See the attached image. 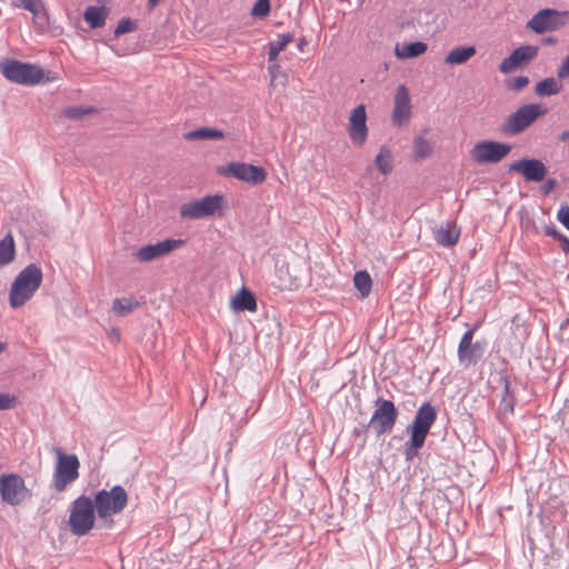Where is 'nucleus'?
Segmentation results:
<instances>
[{
  "label": "nucleus",
  "instance_id": "41",
  "mask_svg": "<svg viewBox=\"0 0 569 569\" xmlns=\"http://www.w3.org/2000/svg\"><path fill=\"white\" fill-rule=\"evenodd\" d=\"M557 219L569 230V206H562L557 212Z\"/></svg>",
  "mask_w": 569,
  "mask_h": 569
},
{
  "label": "nucleus",
  "instance_id": "53",
  "mask_svg": "<svg viewBox=\"0 0 569 569\" xmlns=\"http://www.w3.org/2000/svg\"><path fill=\"white\" fill-rule=\"evenodd\" d=\"M303 41L299 42V48L302 49Z\"/></svg>",
  "mask_w": 569,
  "mask_h": 569
},
{
  "label": "nucleus",
  "instance_id": "5",
  "mask_svg": "<svg viewBox=\"0 0 569 569\" xmlns=\"http://www.w3.org/2000/svg\"><path fill=\"white\" fill-rule=\"evenodd\" d=\"M53 452L57 457L52 478L53 488L62 492L79 478L80 462L76 455L64 453L60 448L54 447Z\"/></svg>",
  "mask_w": 569,
  "mask_h": 569
},
{
  "label": "nucleus",
  "instance_id": "42",
  "mask_svg": "<svg viewBox=\"0 0 569 569\" xmlns=\"http://www.w3.org/2000/svg\"><path fill=\"white\" fill-rule=\"evenodd\" d=\"M557 76L559 79L569 78V54L563 59V61L559 66L557 70Z\"/></svg>",
  "mask_w": 569,
  "mask_h": 569
},
{
  "label": "nucleus",
  "instance_id": "36",
  "mask_svg": "<svg viewBox=\"0 0 569 569\" xmlns=\"http://www.w3.org/2000/svg\"><path fill=\"white\" fill-rule=\"evenodd\" d=\"M92 112V109L83 108V107H70L63 110V116L68 119L79 120L84 116Z\"/></svg>",
  "mask_w": 569,
  "mask_h": 569
},
{
  "label": "nucleus",
  "instance_id": "11",
  "mask_svg": "<svg viewBox=\"0 0 569 569\" xmlns=\"http://www.w3.org/2000/svg\"><path fill=\"white\" fill-rule=\"evenodd\" d=\"M0 495L6 503L18 506L29 498L31 492L26 487L22 477L16 473H9L0 477Z\"/></svg>",
  "mask_w": 569,
  "mask_h": 569
},
{
  "label": "nucleus",
  "instance_id": "1",
  "mask_svg": "<svg viewBox=\"0 0 569 569\" xmlns=\"http://www.w3.org/2000/svg\"><path fill=\"white\" fill-rule=\"evenodd\" d=\"M42 270L36 263L23 268L14 278L10 291L9 303L13 309L26 305L37 292L42 283Z\"/></svg>",
  "mask_w": 569,
  "mask_h": 569
},
{
  "label": "nucleus",
  "instance_id": "25",
  "mask_svg": "<svg viewBox=\"0 0 569 569\" xmlns=\"http://www.w3.org/2000/svg\"><path fill=\"white\" fill-rule=\"evenodd\" d=\"M183 138L187 141L193 140H221L224 138V133L216 128L201 127L192 131L184 133Z\"/></svg>",
  "mask_w": 569,
  "mask_h": 569
},
{
  "label": "nucleus",
  "instance_id": "38",
  "mask_svg": "<svg viewBox=\"0 0 569 569\" xmlns=\"http://www.w3.org/2000/svg\"><path fill=\"white\" fill-rule=\"evenodd\" d=\"M137 29V22L130 18H122L116 30H114V34L117 37L123 34V33H127V32H132Z\"/></svg>",
  "mask_w": 569,
  "mask_h": 569
},
{
  "label": "nucleus",
  "instance_id": "46",
  "mask_svg": "<svg viewBox=\"0 0 569 569\" xmlns=\"http://www.w3.org/2000/svg\"><path fill=\"white\" fill-rule=\"evenodd\" d=\"M269 72L271 74V86L274 84V81L278 77V73L280 72V66L278 63H271L269 64Z\"/></svg>",
  "mask_w": 569,
  "mask_h": 569
},
{
  "label": "nucleus",
  "instance_id": "44",
  "mask_svg": "<svg viewBox=\"0 0 569 569\" xmlns=\"http://www.w3.org/2000/svg\"><path fill=\"white\" fill-rule=\"evenodd\" d=\"M558 182L556 179L550 178L545 181L541 187V192L543 196H548L551 191H553L557 187Z\"/></svg>",
  "mask_w": 569,
  "mask_h": 569
},
{
  "label": "nucleus",
  "instance_id": "34",
  "mask_svg": "<svg viewBox=\"0 0 569 569\" xmlns=\"http://www.w3.org/2000/svg\"><path fill=\"white\" fill-rule=\"evenodd\" d=\"M136 307H138V303L129 299H114L112 303L113 312L120 317L129 315Z\"/></svg>",
  "mask_w": 569,
  "mask_h": 569
},
{
  "label": "nucleus",
  "instance_id": "7",
  "mask_svg": "<svg viewBox=\"0 0 569 569\" xmlns=\"http://www.w3.org/2000/svg\"><path fill=\"white\" fill-rule=\"evenodd\" d=\"M0 70L9 81L23 86H34L43 78L40 67L18 60L7 61L0 66Z\"/></svg>",
  "mask_w": 569,
  "mask_h": 569
},
{
  "label": "nucleus",
  "instance_id": "4",
  "mask_svg": "<svg viewBox=\"0 0 569 569\" xmlns=\"http://www.w3.org/2000/svg\"><path fill=\"white\" fill-rule=\"evenodd\" d=\"M548 112L547 108L538 103L519 107L501 123L500 131L505 136H517L528 129L538 118Z\"/></svg>",
  "mask_w": 569,
  "mask_h": 569
},
{
  "label": "nucleus",
  "instance_id": "32",
  "mask_svg": "<svg viewBox=\"0 0 569 569\" xmlns=\"http://www.w3.org/2000/svg\"><path fill=\"white\" fill-rule=\"evenodd\" d=\"M353 283L362 298L368 297L371 292L372 280L367 271H357L353 276Z\"/></svg>",
  "mask_w": 569,
  "mask_h": 569
},
{
  "label": "nucleus",
  "instance_id": "30",
  "mask_svg": "<svg viewBox=\"0 0 569 569\" xmlns=\"http://www.w3.org/2000/svg\"><path fill=\"white\" fill-rule=\"evenodd\" d=\"M513 407H515V398L510 393L509 383L506 382L505 389H503V396H502L499 407H498V418L501 422H503L508 416L512 415Z\"/></svg>",
  "mask_w": 569,
  "mask_h": 569
},
{
  "label": "nucleus",
  "instance_id": "35",
  "mask_svg": "<svg viewBox=\"0 0 569 569\" xmlns=\"http://www.w3.org/2000/svg\"><path fill=\"white\" fill-rule=\"evenodd\" d=\"M427 157V140L422 133L418 134L413 140V160L421 161Z\"/></svg>",
  "mask_w": 569,
  "mask_h": 569
},
{
  "label": "nucleus",
  "instance_id": "40",
  "mask_svg": "<svg viewBox=\"0 0 569 569\" xmlns=\"http://www.w3.org/2000/svg\"><path fill=\"white\" fill-rule=\"evenodd\" d=\"M16 405V398L8 393L0 392V410H8L13 408Z\"/></svg>",
  "mask_w": 569,
  "mask_h": 569
},
{
  "label": "nucleus",
  "instance_id": "33",
  "mask_svg": "<svg viewBox=\"0 0 569 569\" xmlns=\"http://www.w3.org/2000/svg\"><path fill=\"white\" fill-rule=\"evenodd\" d=\"M32 13L33 23L39 32H44L49 27V14L44 4L34 9Z\"/></svg>",
  "mask_w": 569,
  "mask_h": 569
},
{
  "label": "nucleus",
  "instance_id": "51",
  "mask_svg": "<svg viewBox=\"0 0 569 569\" xmlns=\"http://www.w3.org/2000/svg\"><path fill=\"white\" fill-rule=\"evenodd\" d=\"M543 41L546 43H555V39L553 38H546Z\"/></svg>",
  "mask_w": 569,
  "mask_h": 569
},
{
  "label": "nucleus",
  "instance_id": "8",
  "mask_svg": "<svg viewBox=\"0 0 569 569\" xmlns=\"http://www.w3.org/2000/svg\"><path fill=\"white\" fill-rule=\"evenodd\" d=\"M407 430L410 438L405 443V456L407 461H411L418 455V450L423 447L427 438V401L420 406L412 425L408 426Z\"/></svg>",
  "mask_w": 569,
  "mask_h": 569
},
{
  "label": "nucleus",
  "instance_id": "10",
  "mask_svg": "<svg viewBox=\"0 0 569 569\" xmlns=\"http://www.w3.org/2000/svg\"><path fill=\"white\" fill-rule=\"evenodd\" d=\"M377 408L373 411L368 427L372 428L377 436L392 430L396 425L398 410L391 400L378 398Z\"/></svg>",
  "mask_w": 569,
  "mask_h": 569
},
{
  "label": "nucleus",
  "instance_id": "39",
  "mask_svg": "<svg viewBox=\"0 0 569 569\" xmlns=\"http://www.w3.org/2000/svg\"><path fill=\"white\" fill-rule=\"evenodd\" d=\"M529 83V78L526 76H519L506 81V87L511 91H520Z\"/></svg>",
  "mask_w": 569,
  "mask_h": 569
},
{
  "label": "nucleus",
  "instance_id": "15",
  "mask_svg": "<svg viewBox=\"0 0 569 569\" xmlns=\"http://www.w3.org/2000/svg\"><path fill=\"white\" fill-rule=\"evenodd\" d=\"M510 172L522 174L526 181L541 182L545 180L548 169L546 164L535 158H522L509 166Z\"/></svg>",
  "mask_w": 569,
  "mask_h": 569
},
{
  "label": "nucleus",
  "instance_id": "47",
  "mask_svg": "<svg viewBox=\"0 0 569 569\" xmlns=\"http://www.w3.org/2000/svg\"><path fill=\"white\" fill-rule=\"evenodd\" d=\"M558 241L560 243L561 250L566 254H569V238L565 234H561V237L558 239Z\"/></svg>",
  "mask_w": 569,
  "mask_h": 569
},
{
  "label": "nucleus",
  "instance_id": "22",
  "mask_svg": "<svg viewBox=\"0 0 569 569\" xmlns=\"http://www.w3.org/2000/svg\"><path fill=\"white\" fill-rule=\"evenodd\" d=\"M231 307L236 311H256L257 300L252 292L242 288L231 300Z\"/></svg>",
  "mask_w": 569,
  "mask_h": 569
},
{
  "label": "nucleus",
  "instance_id": "24",
  "mask_svg": "<svg viewBox=\"0 0 569 569\" xmlns=\"http://www.w3.org/2000/svg\"><path fill=\"white\" fill-rule=\"evenodd\" d=\"M476 54V48L473 46H462L451 49L445 58V62L448 64H462L466 63Z\"/></svg>",
  "mask_w": 569,
  "mask_h": 569
},
{
  "label": "nucleus",
  "instance_id": "19",
  "mask_svg": "<svg viewBox=\"0 0 569 569\" xmlns=\"http://www.w3.org/2000/svg\"><path fill=\"white\" fill-rule=\"evenodd\" d=\"M411 116L409 91L405 84L397 88L392 110V122L399 127L406 123Z\"/></svg>",
  "mask_w": 569,
  "mask_h": 569
},
{
  "label": "nucleus",
  "instance_id": "37",
  "mask_svg": "<svg viewBox=\"0 0 569 569\" xmlns=\"http://www.w3.org/2000/svg\"><path fill=\"white\" fill-rule=\"evenodd\" d=\"M270 12V0H257L252 7L251 14L256 18H264Z\"/></svg>",
  "mask_w": 569,
  "mask_h": 569
},
{
  "label": "nucleus",
  "instance_id": "48",
  "mask_svg": "<svg viewBox=\"0 0 569 569\" xmlns=\"http://www.w3.org/2000/svg\"><path fill=\"white\" fill-rule=\"evenodd\" d=\"M436 416L437 413L435 408L429 405V427L433 423Z\"/></svg>",
  "mask_w": 569,
  "mask_h": 569
},
{
  "label": "nucleus",
  "instance_id": "9",
  "mask_svg": "<svg viewBox=\"0 0 569 569\" xmlns=\"http://www.w3.org/2000/svg\"><path fill=\"white\" fill-rule=\"evenodd\" d=\"M510 151V144L492 140H482L472 147L470 157L478 164L497 163L507 157Z\"/></svg>",
  "mask_w": 569,
  "mask_h": 569
},
{
  "label": "nucleus",
  "instance_id": "3",
  "mask_svg": "<svg viewBox=\"0 0 569 569\" xmlns=\"http://www.w3.org/2000/svg\"><path fill=\"white\" fill-rule=\"evenodd\" d=\"M226 200L222 194H208L200 199L186 202L180 207V217L188 220H199L208 217H222Z\"/></svg>",
  "mask_w": 569,
  "mask_h": 569
},
{
  "label": "nucleus",
  "instance_id": "14",
  "mask_svg": "<svg viewBox=\"0 0 569 569\" xmlns=\"http://www.w3.org/2000/svg\"><path fill=\"white\" fill-rule=\"evenodd\" d=\"M475 329L467 330L458 346V359L460 365L465 368L475 366L483 356L485 346L483 343L476 341L473 342Z\"/></svg>",
  "mask_w": 569,
  "mask_h": 569
},
{
  "label": "nucleus",
  "instance_id": "52",
  "mask_svg": "<svg viewBox=\"0 0 569 569\" xmlns=\"http://www.w3.org/2000/svg\"><path fill=\"white\" fill-rule=\"evenodd\" d=\"M6 349V345L0 342V353Z\"/></svg>",
  "mask_w": 569,
  "mask_h": 569
},
{
  "label": "nucleus",
  "instance_id": "13",
  "mask_svg": "<svg viewBox=\"0 0 569 569\" xmlns=\"http://www.w3.org/2000/svg\"><path fill=\"white\" fill-rule=\"evenodd\" d=\"M569 12H560L555 9L538 11L527 23V27L536 33L553 31L566 23Z\"/></svg>",
  "mask_w": 569,
  "mask_h": 569
},
{
  "label": "nucleus",
  "instance_id": "31",
  "mask_svg": "<svg viewBox=\"0 0 569 569\" xmlns=\"http://www.w3.org/2000/svg\"><path fill=\"white\" fill-rule=\"evenodd\" d=\"M561 88L555 78H546L536 84L535 91L540 97H549L559 93Z\"/></svg>",
  "mask_w": 569,
  "mask_h": 569
},
{
  "label": "nucleus",
  "instance_id": "6",
  "mask_svg": "<svg viewBox=\"0 0 569 569\" xmlns=\"http://www.w3.org/2000/svg\"><path fill=\"white\" fill-rule=\"evenodd\" d=\"M94 506L98 517L104 519L121 512L128 503V495L123 487L114 486L111 490H100L96 493Z\"/></svg>",
  "mask_w": 569,
  "mask_h": 569
},
{
  "label": "nucleus",
  "instance_id": "2",
  "mask_svg": "<svg viewBox=\"0 0 569 569\" xmlns=\"http://www.w3.org/2000/svg\"><path fill=\"white\" fill-rule=\"evenodd\" d=\"M94 510V502L88 496L82 495L72 501L68 521L72 535L83 537L92 530L96 521Z\"/></svg>",
  "mask_w": 569,
  "mask_h": 569
},
{
  "label": "nucleus",
  "instance_id": "18",
  "mask_svg": "<svg viewBox=\"0 0 569 569\" xmlns=\"http://www.w3.org/2000/svg\"><path fill=\"white\" fill-rule=\"evenodd\" d=\"M539 48L536 46H521L512 51V53L505 58L499 66V71L502 73H510L521 63H527L538 56Z\"/></svg>",
  "mask_w": 569,
  "mask_h": 569
},
{
  "label": "nucleus",
  "instance_id": "16",
  "mask_svg": "<svg viewBox=\"0 0 569 569\" xmlns=\"http://www.w3.org/2000/svg\"><path fill=\"white\" fill-rule=\"evenodd\" d=\"M183 244L181 239H166L154 244H148L138 249L134 253L136 258L141 262H150L154 259L163 257L174 249Z\"/></svg>",
  "mask_w": 569,
  "mask_h": 569
},
{
  "label": "nucleus",
  "instance_id": "50",
  "mask_svg": "<svg viewBox=\"0 0 569 569\" xmlns=\"http://www.w3.org/2000/svg\"><path fill=\"white\" fill-rule=\"evenodd\" d=\"M559 139L561 141H567L569 140V130H565L560 136H559Z\"/></svg>",
  "mask_w": 569,
  "mask_h": 569
},
{
  "label": "nucleus",
  "instance_id": "28",
  "mask_svg": "<svg viewBox=\"0 0 569 569\" xmlns=\"http://www.w3.org/2000/svg\"><path fill=\"white\" fill-rule=\"evenodd\" d=\"M16 246L13 237L9 233L0 240V267L7 266L14 260Z\"/></svg>",
  "mask_w": 569,
  "mask_h": 569
},
{
  "label": "nucleus",
  "instance_id": "29",
  "mask_svg": "<svg viewBox=\"0 0 569 569\" xmlns=\"http://www.w3.org/2000/svg\"><path fill=\"white\" fill-rule=\"evenodd\" d=\"M293 41V34L282 33L279 34L278 38L271 42H269V52H268V60L269 62H273L278 54L290 43Z\"/></svg>",
  "mask_w": 569,
  "mask_h": 569
},
{
  "label": "nucleus",
  "instance_id": "21",
  "mask_svg": "<svg viewBox=\"0 0 569 569\" xmlns=\"http://www.w3.org/2000/svg\"><path fill=\"white\" fill-rule=\"evenodd\" d=\"M273 284L281 291L295 290L299 287V281L297 276L289 272V266L283 263L277 268Z\"/></svg>",
  "mask_w": 569,
  "mask_h": 569
},
{
  "label": "nucleus",
  "instance_id": "43",
  "mask_svg": "<svg viewBox=\"0 0 569 569\" xmlns=\"http://www.w3.org/2000/svg\"><path fill=\"white\" fill-rule=\"evenodd\" d=\"M20 1V6L28 10L29 12H32L34 11V9H38L39 7H41L43 4V2L41 0H19Z\"/></svg>",
  "mask_w": 569,
  "mask_h": 569
},
{
  "label": "nucleus",
  "instance_id": "27",
  "mask_svg": "<svg viewBox=\"0 0 569 569\" xmlns=\"http://www.w3.org/2000/svg\"><path fill=\"white\" fill-rule=\"evenodd\" d=\"M375 166L383 174L388 176L393 170V156L391 150L382 146L375 158Z\"/></svg>",
  "mask_w": 569,
  "mask_h": 569
},
{
  "label": "nucleus",
  "instance_id": "49",
  "mask_svg": "<svg viewBox=\"0 0 569 569\" xmlns=\"http://www.w3.org/2000/svg\"><path fill=\"white\" fill-rule=\"evenodd\" d=\"M160 0H148V9L153 10Z\"/></svg>",
  "mask_w": 569,
  "mask_h": 569
},
{
  "label": "nucleus",
  "instance_id": "45",
  "mask_svg": "<svg viewBox=\"0 0 569 569\" xmlns=\"http://www.w3.org/2000/svg\"><path fill=\"white\" fill-rule=\"evenodd\" d=\"M545 233L547 236L552 237L553 239L558 240L561 237V232L557 230V228L553 224L546 226L545 227Z\"/></svg>",
  "mask_w": 569,
  "mask_h": 569
},
{
  "label": "nucleus",
  "instance_id": "12",
  "mask_svg": "<svg viewBox=\"0 0 569 569\" xmlns=\"http://www.w3.org/2000/svg\"><path fill=\"white\" fill-rule=\"evenodd\" d=\"M222 176H231L243 182L257 186L261 184L267 178V171L262 167L246 162H231L219 169Z\"/></svg>",
  "mask_w": 569,
  "mask_h": 569
},
{
  "label": "nucleus",
  "instance_id": "23",
  "mask_svg": "<svg viewBox=\"0 0 569 569\" xmlns=\"http://www.w3.org/2000/svg\"><path fill=\"white\" fill-rule=\"evenodd\" d=\"M427 51V43L417 41L410 43L397 44L395 48V53L397 58L401 60L411 59L419 57L420 54Z\"/></svg>",
  "mask_w": 569,
  "mask_h": 569
},
{
  "label": "nucleus",
  "instance_id": "17",
  "mask_svg": "<svg viewBox=\"0 0 569 569\" xmlns=\"http://www.w3.org/2000/svg\"><path fill=\"white\" fill-rule=\"evenodd\" d=\"M348 133L351 141L362 146L368 137L366 107L359 104L356 107L349 118Z\"/></svg>",
  "mask_w": 569,
  "mask_h": 569
},
{
  "label": "nucleus",
  "instance_id": "20",
  "mask_svg": "<svg viewBox=\"0 0 569 569\" xmlns=\"http://www.w3.org/2000/svg\"><path fill=\"white\" fill-rule=\"evenodd\" d=\"M433 234L439 246L452 247L460 237V230L456 227L455 222H446L445 226L435 229Z\"/></svg>",
  "mask_w": 569,
  "mask_h": 569
},
{
  "label": "nucleus",
  "instance_id": "26",
  "mask_svg": "<svg viewBox=\"0 0 569 569\" xmlns=\"http://www.w3.org/2000/svg\"><path fill=\"white\" fill-rule=\"evenodd\" d=\"M108 11L106 7L90 6L84 10L83 18L91 29H98L106 24Z\"/></svg>",
  "mask_w": 569,
  "mask_h": 569
}]
</instances>
